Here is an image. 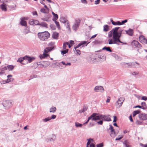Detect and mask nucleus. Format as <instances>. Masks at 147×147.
<instances>
[{"label": "nucleus", "instance_id": "obj_18", "mask_svg": "<svg viewBox=\"0 0 147 147\" xmlns=\"http://www.w3.org/2000/svg\"><path fill=\"white\" fill-rule=\"evenodd\" d=\"M25 19V18L21 19L20 24L22 26L26 27L27 26V22L24 20Z\"/></svg>", "mask_w": 147, "mask_h": 147}, {"label": "nucleus", "instance_id": "obj_31", "mask_svg": "<svg viewBox=\"0 0 147 147\" xmlns=\"http://www.w3.org/2000/svg\"><path fill=\"white\" fill-rule=\"evenodd\" d=\"M51 120V117H48L44 119H42V121L44 123H46Z\"/></svg>", "mask_w": 147, "mask_h": 147}, {"label": "nucleus", "instance_id": "obj_1", "mask_svg": "<svg viewBox=\"0 0 147 147\" xmlns=\"http://www.w3.org/2000/svg\"><path fill=\"white\" fill-rule=\"evenodd\" d=\"M120 28L119 27H115V29L114 31L113 35V40H115L117 43V42L124 43L121 41L120 40V38L122 34V32L123 30H119Z\"/></svg>", "mask_w": 147, "mask_h": 147}, {"label": "nucleus", "instance_id": "obj_59", "mask_svg": "<svg viewBox=\"0 0 147 147\" xmlns=\"http://www.w3.org/2000/svg\"><path fill=\"white\" fill-rule=\"evenodd\" d=\"M56 115H52L51 117V120L52 119H55L56 118Z\"/></svg>", "mask_w": 147, "mask_h": 147}, {"label": "nucleus", "instance_id": "obj_63", "mask_svg": "<svg viewBox=\"0 0 147 147\" xmlns=\"http://www.w3.org/2000/svg\"><path fill=\"white\" fill-rule=\"evenodd\" d=\"M114 120H113V122H116L117 120V117L115 116H113Z\"/></svg>", "mask_w": 147, "mask_h": 147}, {"label": "nucleus", "instance_id": "obj_64", "mask_svg": "<svg viewBox=\"0 0 147 147\" xmlns=\"http://www.w3.org/2000/svg\"><path fill=\"white\" fill-rule=\"evenodd\" d=\"M140 145L141 146H143V147H147V144L146 145L143 144L142 143H140Z\"/></svg>", "mask_w": 147, "mask_h": 147}, {"label": "nucleus", "instance_id": "obj_60", "mask_svg": "<svg viewBox=\"0 0 147 147\" xmlns=\"http://www.w3.org/2000/svg\"><path fill=\"white\" fill-rule=\"evenodd\" d=\"M121 64L124 66H125V67H127V66H126V65H127V63L123 62L121 63Z\"/></svg>", "mask_w": 147, "mask_h": 147}, {"label": "nucleus", "instance_id": "obj_27", "mask_svg": "<svg viewBox=\"0 0 147 147\" xmlns=\"http://www.w3.org/2000/svg\"><path fill=\"white\" fill-rule=\"evenodd\" d=\"M56 108L55 107H52L50 109L49 112L50 113H55L56 110Z\"/></svg>", "mask_w": 147, "mask_h": 147}, {"label": "nucleus", "instance_id": "obj_20", "mask_svg": "<svg viewBox=\"0 0 147 147\" xmlns=\"http://www.w3.org/2000/svg\"><path fill=\"white\" fill-rule=\"evenodd\" d=\"M111 21L112 24L114 25H121L120 22L119 21H117L116 22L114 21L112 19H111Z\"/></svg>", "mask_w": 147, "mask_h": 147}, {"label": "nucleus", "instance_id": "obj_61", "mask_svg": "<svg viewBox=\"0 0 147 147\" xmlns=\"http://www.w3.org/2000/svg\"><path fill=\"white\" fill-rule=\"evenodd\" d=\"M138 74V73L136 72H132V74L133 76H135Z\"/></svg>", "mask_w": 147, "mask_h": 147}, {"label": "nucleus", "instance_id": "obj_19", "mask_svg": "<svg viewBox=\"0 0 147 147\" xmlns=\"http://www.w3.org/2000/svg\"><path fill=\"white\" fill-rule=\"evenodd\" d=\"M56 136L55 135L53 134L49 138H48L47 140V142L54 141L56 139Z\"/></svg>", "mask_w": 147, "mask_h": 147}, {"label": "nucleus", "instance_id": "obj_10", "mask_svg": "<svg viewBox=\"0 0 147 147\" xmlns=\"http://www.w3.org/2000/svg\"><path fill=\"white\" fill-rule=\"evenodd\" d=\"M97 115L96 113H93L88 118V120L86 122L84 123L83 124H86L88 123L89 120L92 119V120L96 121V120H95L94 119H96V116Z\"/></svg>", "mask_w": 147, "mask_h": 147}, {"label": "nucleus", "instance_id": "obj_46", "mask_svg": "<svg viewBox=\"0 0 147 147\" xmlns=\"http://www.w3.org/2000/svg\"><path fill=\"white\" fill-rule=\"evenodd\" d=\"M90 140L93 141V139L91 138H89L88 139V141L86 145L88 146V145L90 144L91 143Z\"/></svg>", "mask_w": 147, "mask_h": 147}, {"label": "nucleus", "instance_id": "obj_3", "mask_svg": "<svg viewBox=\"0 0 147 147\" xmlns=\"http://www.w3.org/2000/svg\"><path fill=\"white\" fill-rule=\"evenodd\" d=\"M97 114L96 116V119H94L95 120L102 119L104 121H111L110 117L107 115H103L98 113H97Z\"/></svg>", "mask_w": 147, "mask_h": 147}, {"label": "nucleus", "instance_id": "obj_39", "mask_svg": "<svg viewBox=\"0 0 147 147\" xmlns=\"http://www.w3.org/2000/svg\"><path fill=\"white\" fill-rule=\"evenodd\" d=\"M68 45H69V43L68 42H66L64 43L63 44V49H66V48Z\"/></svg>", "mask_w": 147, "mask_h": 147}, {"label": "nucleus", "instance_id": "obj_8", "mask_svg": "<svg viewBox=\"0 0 147 147\" xmlns=\"http://www.w3.org/2000/svg\"><path fill=\"white\" fill-rule=\"evenodd\" d=\"M125 100V98L123 97L120 98L117 102L116 105L118 108L120 107L122 105L123 102Z\"/></svg>", "mask_w": 147, "mask_h": 147}, {"label": "nucleus", "instance_id": "obj_14", "mask_svg": "<svg viewBox=\"0 0 147 147\" xmlns=\"http://www.w3.org/2000/svg\"><path fill=\"white\" fill-rule=\"evenodd\" d=\"M24 60H27L29 63H30L32 62L35 59V58L33 57H30L28 56H26L23 57Z\"/></svg>", "mask_w": 147, "mask_h": 147}, {"label": "nucleus", "instance_id": "obj_7", "mask_svg": "<svg viewBox=\"0 0 147 147\" xmlns=\"http://www.w3.org/2000/svg\"><path fill=\"white\" fill-rule=\"evenodd\" d=\"M87 42L85 41H83L81 42L79 44L76 46L74 47L76 52V54L80 55L81 54L80 51V50L76 49H77L79 48V47L82 45L85 44Z\"/></svg>", "mask_w": 147, "mask_h": 147}, {"label": "nucleus", "instance_id": "obj_37", "mask_svg": "<svg viewBox=\"0 0 147 147\" xmlns=\"http://www.w3.org/2000/svg\"><path fill=\"white\" fill-rule=\"evenodd\" d=\"M14 67L11 65H10L7 66V68L9 71L12 70L14 68Z\"/></svg>", "mask_w": 147, "mask_h": 147}, {"label": "nucleus", "instance_id": "obj_24", "mask_svg": "<svg viewBox=\"0 0 147 147\" xmlns=\"http://www.w3.org/2000/svg\"><path fill=\"white\" fill-rule=\"evenodd\" d=\"M12 76L11 75H9L7 76V78H8L6 80V82H9L13 80L12 78H10V77H11Z\"/></svg>", "mask_w": 147, "mask_h": 147}, {"label": "nucleus", "instance_id": "obj_26", "mask_svg": "<svg viewBox=\"0 0 147 147\" xmlns=\"http://www.w3.org/2000/svg\"><path fill=\"white\" fill-rule=\"evenodd\" d=\"M109 30V26L107 25H105L103 26V31L104 32H107Z\"/></svg>", "mask_w": 147, "mask_h": 147}, {"label": "nucleus", "instance_id": "obj_32", "mask_svg": "<svg viewBox=\"0 0 147 147\" xmlns=\"http://www.w3.org/2000/svg\"><path fill=\"white\" fill-rule=\"evenodd\" d=\"M87 109V108L86 107H84L82 109L80 110L79 111V113H83L86 111Z\"/></svg>", "mask_w": 147, "mask_h": 147}, {"label": "nucleus", "instance_id": "obj_55", "mask_svg": "<svg viewBox=\"0 0 147 147\" xmlns=\"http://www.w3.org/2000/svg\"><path fill=\"white\" fill-rule=\"evenodd\" d=\"M54 42H51L49 44V45L50 46V47H53V49L54 48Z\"/></svg>", "mask_w": 147, "mask_h": 147}, {"label": "nucleus", "instance_id": "obj_43", "mask_svg": "<svg viewBox=\"0 0 147 147\" xmlns=\"http://www.w3.org/2000/svg\"><path fill=\"white\" fill-rule=\"evenodd\" d=\"M68 51V49H65L64 50L62 51H61V54L64 55V54H65L67 53Z\"/></svg>", "mask_w": 147, "mask_h": 147}, {"label": "nucleus", "instance_id": "obj_2", "mask_svg": "<svg viewBox=\"0 0 147 147\" xmlns=\"http://www.w3.org/2000/svg\"><path fill=\"white\" fill-rule=\"evenodd\" d=\"M38 35L39 39L42 41L46 40L50 36L49 33L47 31L39 32L38 34Z\"/></svg>", "mask_w": 147, "mask_h": 147}, {"label": "nucleus", "instance_id": "obj_62", "mask_svg": "<svg viewBox=\"0 0 147 147\" xmlns=\"http://www.w3.org/2000/svg\"><path fill=\"white\" fill-rule=\"evenodd\" d=\"M110 97L109 96L108 97L107 100H106V102L108 103V102H109L110 101Z\"/></svg>", "mask_w": 147, "mask_h": 147}, {"label": "nucleus", "instance_id": "obj_33", "mask_svg": "<svg viewBox=\"0 0 147 147\" xmlns=\"http://www.w3.org/2000/svg\"><path fill=\"white\" fill-rule=\"evenodd\" d=\"M102 49L103 50H105L107 51H109L110 52H111L112 51L111 49V48L109 47H105Z\"/></svg>", "mask_w": 147, "mask_h": 147}, {"label": "nucleus", "instance_id": "obj_35", "mask_svg": "<svg viewBox=\"0 0 147 147\" xmlns=\"http://www.w3.org/2000/svg\"><path fill=\"white\" fill-rule=\"evenodd\" d=\"M123 144L126 147H130L129 145V142L127 140L125 141L123 143Z\"/></svg>", "mask_w": 147, "mask_h": 147}, {"label": "nucleus", "instance_id": "obj_29", "mask_svg": "<svg viewBox=\"0 0 147 147\" xmlns=\"http://www.w3.org/2000/svg\"><path fill=\"white\" fill-rule=\"evenodd\" d=\"M25 27L24 31V33L25 34H26L29 32V28L27 26Z\"/></svg>", "mask_w": 147, "mask_h": 147}, {"label": "nucleus", "instance_id": "obj_34", "mask_svg": "<svg viewBox=\"0 0 147 147\" xmlns=\"http://www.w3.org/2000/svg\"><path fill=\"white\" fill-rule=\"evenodd\" d=\"M39 25L46 28H47L48 27L47 24L45 22H43L41 23H40Z\"/></svg>", "mask_w": 147, "mask_h": 147}, {"label": "nucleus", "instance_id": "obj_38", "mask_svg": "<svg viewBox=\"0 0 147 147\" xmlns=\"http://www.w3.org/2000/svg\"><path fill=\"white\" fill-rule=\"evenodd\" d=\"M52 13L54 16V18L53 19V20H57V19H58V15L56 14H55L53 12H52Z\"/></svg>", "mask_w": 147, "mask_h": 147}, {"label": "nucleus", "instance_id": "obj_4", "mask_svg": "<svg viewBox=\"0 0 147 147\" xmlns=\"http://www.w3.org/2000/svg\"><path fill=\"white\" fill-rule=\"evenodd\" d=\"M53 49V47H47L44 50L43 54L40 55V57L41 59L47 57L48 56L47 53Z\"/></svg>", "mask_w": 147, "mask_h": 147}, {"label": "nucleus", "instance_id": "obj_11", "mask_svg": "<svg viewBox=\"0 0 147 147\" xmlns=\"http://www.w3.org/2000/svg\"><path fill=\"white\" fill-rule=\"evenodd\" d=\"M131 45L135 47H138L141 48L142 46L139 42L137 41L134 40L131 43Z\"/></svg>", "mask_w": 147, "mask_h": 147}, {"label": "nucleus", "instance_id": "obj_30", "mask_svg": "<svg viewBox=\"0 0 147 147\" xmlns=\"http://www.w3.org/2000/svg\"><path fill=\"white\" fill-rule=\"evenodd\" d=\"M65 25L66 26V28L69 31H70L71 29L69 25V22L67 21L66 23H65Z\"/></svg>", "mask_w": 147, "mask_h": 147}, {"label": "nucleus", "instance_id": "obj_40", "mask_svg": "<svg viewBox=\"0 0 147 147\" xmlns=\"http://www.w3.org/2000/svg\"><path fill=\"white\" fill-rule=\"evenodd\" d=\"M55 22L57 27L59 29H60V26L59 24V22L57 21H56V20H53Z\"/></svg>", "mask_w": 147, "mask_h": 147}, {"label": "nucleus", "instance_id": "obj_52", "mask_svg": "<svg viewBox=\"0 0 147 147\" xmlns=\"http://www.w3.org/2000/svg\"><path fill=\"white\" fill-rule=\"evenodd\" d=\"M23 60H24V59L23 58H19L18 60H17V61L18 62H19L20 63H21L22 61H23Z\"/></svg>", "mask_w": 147, "mask_h": 147}, {"label": "nucleus", "instance_id": "obj_25", "mask_svg": "<svg viewBox=\"0 0 147 147\" xmlns=\"http://www.w3.org/2000/svg\"><path fill=\"white\" fill-rule=\"evenodd\" d=\"M75 124L76 127L77 128H81L83 125V124L77 122H75Z\"/></svg>", "mask_w": 147, "mask_h": 147}, {"label": "nucleus", "instance_id": "obj_45", "mask_svg": "<svg viewBox=\"0 0 147 147\" xmlns=\"http://www.w3.org/2000/svg\"><path fill=\"white\" fill-rule=\"evenodd\" d=\"M0 7L1 9H6V7L5 5L4 4L1 5H0Z\"/></svg>", "mask_w": 147, "mask_h": 147}, {"label": "nucleus", "instance_id": "obj_49", "mask_svg": "<svg viewBox=\"0 0 147 147\" xmlns=\"http://www.w3.org/2000/svg\"><path fill=\"white\" fill-rule=\"evenodd\" d=\"M99 120H100L97 122V123H98V124H99L100 125H102L103 124V120L99 119Z\"/></svg>", "mask_w": 147, "mask_h": 147}, {"label": "nucleus", "instance_id": "obj_47", "mask_svg": "<svg viewBox=\"0 0 147 147\" xmlns=\"http://www.w3.org/2000/svg\"><path fill=\"white\" fill-rule=\"evenodd\" d=\"M34 26L36 25H40V23H39L38 21L37 20H34Z\"/></svg>", "mask_w": 147, "mask_h": 147}, {"label": "nucleus", "instance_id": "obj_15", "mask_svg": "<svg viewBox=\"0 0 147 147\" xmlns=\"http://www.w3.org/2000/svg\"><path fill=\"white\" fill-rule=\"evenodd\" d=\"M139 40L141 43L143 44H147V40L143 36H140L139 38Z\"/></svg>", "mask_w": 147, "mask_h": 147}, {"label": "nucleus", "instance_id": "obj_5", "mask_svg": "<svg viewBox=\"0 0 147 147\" xmlns=\"http://www.w3.org/2000/svg\"><path fill=\"white\" fill-rule=\"evenodd\" d=\"M81 21V20L79 19L75 20V22L74 24L72 26V29L73 30L76 31L78 29Z\"/></svg>", "mask_w": 147, "mask_h": 147}, {"label": "nucleus", "instance_id": "obj_9", "mask_svg": "<svg viewBox=\"0 0 147 147\" xmlns=\"http://www.w3.org/2000/svg\"><path fill=\"white\" fill-rule=\"evenodd\" d=\"M109 127V129L111 131L110 136L112 137H114L117 135V134L111 125H110Z\"/></svg>", "mask_w": 147, "mask_h": 147}, {"label": "nucleus", "instance_id": "obj_42", "mask_svg": "<svg viewBox=\"0 0 147 147\" xmlns=\"http://www.w3.org/2000/svg\"><path fill=\"white\" fill-rule=\"evenodd\" d=\"M34 20L33 19H32L30 20L29 22V24L30 25L34 26Z\"/></svg>", "mask_w": 147, "mask_h": 147}, {"label": "nucleus", "instance_id": "obj_17", "mask_svg": "<svg viewBox=\"0 0 147 147\" xmlns=\"http://www.w3.org/2000/svg\"><path fill=\"white\" fill-rule=\"evenodd\" d=\"M41 65L45 67H47L50 64V62L48 61H41Z\"/></svg>", "mask_w": 147, "mask_h": 147}, {"label": "nucleus", "instance_id": "obj_6", "mask_svg": "<svg viewBox=\"0 0 147 147\" xmlns=\"http://www.w3.org/2000/svg\"><path fill=\"white\" fill-rule=\"evenodd\" d=\"M3 105L5 109H8L11 106L12 102L10 100H6L3 101Z\"/></svg>", "mask_w": 147, "mask_h": 147}, {"label": "nucleus", "instance_id": "obj_51", "mask_svg": "<svg viewBox=\"0 0 147 147\" xmlns=\"http://www.w3.org/2000/svg\"><path fill=\"white\" fill-rule=\"evenodd\" d=\"M49 10H40L41 12L43 13H47L48 12Z\"/></svg>", "mask_w": 147, "mask_h": 147}, {"label": "nucleus", "instance_id": "obj_48", "mask_svg": "<svg viewBox=\"0 0 147 147\" xmlns=\"http://www.w3.org/2000/svg\"><path fill=\"white\" fill-rule=\"evenodd\" d=\"M131 67H135V64H137L138 65H139V64L137 62H131Z\"/></svg>", "mask_w": 147, "mask_h": 147}, {"label": "nucleus", "instance_id": "obj_57", "mask_svg": "<svg viewBox=\"0 0 147 147\" xmlns=\"http://www.w3.org/2000/svg\"><path fill=\"white\" fill-rule=\"evenodd\" d=\"M127 21V20H124L122 21L121 22H120V24L121 25L124 24L125 23H126Z\"/></svg>", "mask_w": 147, "mask_h": 147}, {"label": "nucleus", "instance_id": "obj_56", "mask_svg": "<svg viewBox=\"0 0 147 147\" xmlns=\"http://www.w3.org/2000/svg\"><path fill=\"white\" fill-rule=\"evenodd\" d=\"M136 124L137 125H141L142 124V122L139 120H137L136 122Z\"/></svg>", "mask_w": 147, "mask_h": 147}, {"label": "nucleus", "instance_id": "obj_23", "mask_svg": "<svg viewBox=\"0 0 147 147\" xmlns=\"http://www.w3.org/2000/svg\"><path fill=\"white\" fill-rule=\"evenodd\" d=\"M59 34L56 32H54L52 34V37L54 39H57L58 36Z\"/></svg>", "mask_w": 147, "mask_h": 147}, {"label": "nucleus", "instance_id": "obj_53", "mask_svg": "<svg viewBox=\"0 0 147 147\" xmlns=\"http://www.w3.org/2000/svg\"><path fill=\"white\" fill-rule=\"evenodd\" d=\"M50 27L53 30H55V26L53 24H51L50 25Z\"/></svg>", "mask_w": 147, "mask_h": 147}, {"label": "nucleus", "instance_id": "obj_12", "mask_svg": "<svg viewBox=\"0 0 147 147\" xmlns=\"http://www.w3.org/2000/svg\"><path fill=\"white\" fill-rule=\"evenodd\" d=\"M94 90L96 92H103L104 91V89L103 87L101 86H97L94 88Z\"/></svg>", "mask_w": 147, "mask_h": 147}, {"label": "nucleus", "instance_id": "obj_22", "mask_svg": "<svg viewBox=\"0 0 147 147\" xmlns=\"http://www.w3.org/2000/svg\"><path fill=\"white\" fill-rule=\"evenodd\" d=\"M60 22L64 24L66 23L68 21L64 17H61L60 18Z\"/></svg>", "mask_w": 147, "mask_h": 147}, {"label": "nucleus", "instance_id": "obj_36", "mask_svg": "<svg viewBox=\"0 0 147 147\" xmlns=\"http://www.w3.org/2000/svg\"><path fill=\"white\" fill-rule=\"evenodd\" d=\"M140 112V111L138 110L137 111H134L133 112V117L135 116L136 115L139 114Z\"/></svg>", "mask_w": 147, "mask_h": 147}, {"label": "nucleus", "instance_id": "obj_13", "mask_svg": "<svg viewBox=\"0 0 147 147\" xmlns=\"http://www.w3.org/2000/svg\"><path fill=\"white\" fill-rule=\"evenodd\" d=\"M140 119L142 120H145L147 119V114L145 113L140 114L138 115Z\"/></svg>", "mask_w": 147, "mask_h": 147}, {"label": "nucleus", "instance_id": "obj_54", "mask_svg": "<svg viewBox=\"0 0 147 147\" xmlns=\"http://www.w3.org/2000/svg\"><path fill=\"white\" fill-rule=\"evenodd\" d=\"M96 146L97 147H102L103 146V143H100L97 144L96 145Z\"/></svg>", "mask_w": 147, "mask_h": 147}, {"label": "nucleus", "instance_id": "obj_44", "mask_svg": "<svg viewBox=\"0 0 147 147\" xmlns=\"http://www.w3.org/2000/svg\"><path fill=\"white\" fill-rule=\"evenodd\" d=\"M61 63L63 65H65V66H67V65H71V63H66L65 62L62 61L61 62Z\"/></svg>", "mask_w": 147, "mask_h": 147}, {"label": "nucleus", "instance_id": "obj_28", "mask_svg": "<svg viewBox=\"0 0 147 147\" xmlns=\"http://www.w3.org/2000/svg\"><path fill=\"white\" fill-rule=\"evenodd\" d=\"M113 40V41L112 39H109L108 40L109 44L110 45L115 44H118L117 43V42H116L115 41V40Z\"/></svg>", "mask_w": 147, "mask_h": 147}, {"label": "nucleus", "instance_id": "obj_21", "mask_svg": "<svg viewBox=\"0 0 147 147\" xmlns=\"http://www.w3.org/2000/svg\"><path fill=\"white\" fill-rule=\"evenodd\" d=\"M115 29V28L113 29L112 30L109 32L108 36L109 38H111L113 34V35L114 31Z\"/></svg>", "mask_w": 147, "mask_h": 147}, {"label": "nucleus", "instance_id": "obj_50", "mask_svg": "<svg viewBox=\"0 0 147 147\" xmlns=\"http://www.w3.org/2000/svg\"><path fill=\"white\" fill-rule=\"evenodd\" d=\"M118 138H117L115 139V140H120V139H121V138H122L123 137V135H119V137Z\"/></svg>", "mask_w": 147, "mask_h": 147}, {"label": "nucleus", "instance_id": "obj_41", "mask_svg": "<svg viewBox=\"0 0 147 147\" xmlns=\"http://www.w3.org/2000/svg\"><path fill=\"white\" fill-rule=\"evenodd\" d=\"M7 69V68L6 66H5L3 68L0 69V70L2 72H3V73H5V71Z\"/></svg>", "mask_w": 147, "mask_h": 147}, {"label": "nucleus", "instance_id": "obj_58", "mask_svg": "<svg viewBox=\"0 0 147 147\" xmlns=\"http://www.w3.org/2000/svg\"><path fill=\"white\" fill-rule=\"evenodd\" d=\"M141 100L146 101L147 100V96H143L142 97Z\"/></svg>", "mask_w": 147, "mask_h": 147}, {"label": "nucleus", "instance_id": "obj_16", "mask_svg": "<svg viewBox=\"0 0 147 147\" xmlns=\"http://www.w3.org/2000/svg\"><path fill=\"white\" fill-rule=\"evenodd\" d=\"M126 33L130 36H132L134 33V31L132 29L129 28L128 30H125Z\"/></svg>", "mask_w": 147, "mask_h": 147}]
</instances>
